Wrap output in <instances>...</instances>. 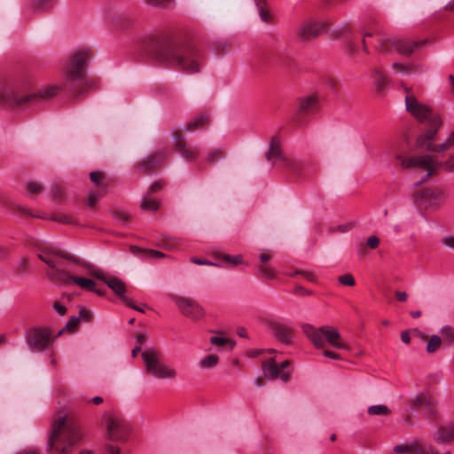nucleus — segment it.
<instances>
[{
  "instance_id": "1",
  "label": "nucleus",
  "mask_w": 454,
  "mask_h": 454,
  "mask_svg": "<svg viewBox=\"0 0 454 454\" xmlns=\"http://www.w3.org/2000/svg\"><path fill=\"white\" fill-rule=\"evenodd\" d=\"M59 91V87L54 84L34 89L33 79L25 76L0 84V103L7 106H24L38 99H49Z\"/></svg>"
},
{
  "instance_id": "2",
  "label": "nucleus",
  "mask_w": 454,
  "mask_h": 454,
  "mask_svg": "<svg viewBox=\"0 0 454 454\" xmlns=\"http://www.w3.org/2000/svg\"><path fill=\"white\" fill-rule=\"evenodd\" d=\"M39 258L51 269L47 275L52 281H56L66 286L75 284L84 290L101 294L99 290L95 288V282L93 280L73 276L68 273L69 270H73L68 267L62 259H67L74 262H75V260L73 257L67 256L59 249L52 247L46 248L43 254H39Z\"/></svg>"
},
{
  "instance_id": "3",
  "label": "nucleus",
  "mask_w": 454,
  "mask_h": 454,
  "mask_svg": "<svg viewBox=\"0 0 454 454\" xmlns=\"http://www.w3.org/2000/svg\"><path fill=\"white\" fill-rule=\"evenodd\" d=\"M160 62L177 67L187 74L199 73L202 58L198 50L190 45L168 42L160 46L158 52Z\"/></svg>"
},
{
  "instance_id": "4",
  "label": "nucleus",
  "mask_w": 454,
  "mask_h": 454,
  "mask_svg": "<svg viewBox=\"0 0 454 454\" xmlns=\"http://www.w3.org/2000/svg\"><path fill=\"white\" fill-rule=\"evenodd\" d=\"M82 439L80 427L67 420L66 415L59 416L52 424V430L46 443L51 454H71Z\"/></svg>"
},
{
  "instance_id": "5",
  "label": "nucleus",
  "mask_w": 454,
  "mask_h": 454,
  "mask_svg": "<svg viewBox=\"0 0 454 454\" xmlns=\"http://www.w3.org/2000/svg\"><path fill=\"white\" fill-rule=\"evenodd\" d=\"M89 53L86 48L73 51L64 67V86L78 95H83L95 87V83L88 80L85 74Z\"/></svg>"
},
{
  "instance_id": "6",
  "label": "nucleus",
  "mask_w": 454,
  "mask_h": 454,
  "mask_svg": "<svg viewBox=\"0 0 454 454\" xmlns=\"http://www.w3.org/2000/svg\"><path fill=\"white\" fill-rule=\"evenodd\" d=\"M302 329L305 335L317 348H324L329 346L333 348L350 350L349 346L343 341L339 330L333 326L325 325L316 328L310 325H305Z\"/></svg>"
},
{
  "instance_id": "7",
  "label": "nucleus",
  "mask_w": 454,
  "mask_h": 454,
  "mask_svg": "<svg viewBox=\"0 0 454 454\" xmlns=\"http://www.w3.org/2000/svg\"><path fill=\"white\" fill-rule=\"evenodd\" d=\"M403 168H415L426 171L424 179L434 175L439 168H444L446 170L454 172V153L445 162H440L432 155H419L404 158L401 154L395 155Z\"/></svg>"
},
{
  "instance_id": "8",
  "label": "nucleus",
  "mask_w": 454,
  "mask_h": 454,
  "mask_svg": "<svg viewBox=\"0 0 454 454\" xmlns=\"http://www.w3.org/2000/svg\"><path fill=\"white\" fill-rule=\"evenodd\" d=\"M100 425L106 440L116 442H125L129 434L126 419L115 410H107L101 414Z\"/></svg>"
},
{
  "instance_id": "9",
  "label": "nucleus",
  "mask_w": 454,
  "mask_h": 454,
  "mask_svg": "<svg viewBox=\"0 0 454 454\" xmlns=\"http://www.w3.org/2000/svg\"><path fill=\"white\" fill-rule=\"evenodd\" d=\"M142 358L146 372L157 380H172L176 378L177 371L160 359V353L153 348H147L142 352Z\"/></svg>"
},
{
  "instance_id": "10",
  "label": "nucleus",
  "mask_w": 454,
  "mask_h": 454,
  "mask_svg": "<svg viewBox=\"0 0 454 454\" xmlns=\"http://www.w3.org/2000/svg\"><path fill=\"white\" fill-rule=\"evenodd\" d=\"M266 157L268 161L273 165L279 164L290 169L295 175L301 174L306 167L304 159L300 157H286L284 155L281 150L280 141L277 137L271 138Z\"/></svg>"
},
{
  "instance_id": "11",
  "label": "nucleus",
  "mask_w": 454,
  "mask_h": 454,
  "mask_svg": "<svg viewBox=\"0 0 454 454\" xmlns=\"http://www.w3.org/2000/svg\"><path fill=\"white\" fill-rule=\"evenodd\" d=\"M364 37H372L373 35H378L380 36V43L376 46L377 51L380 53L388 52V45H390L395 51H396L399 54L403 56L411 55L416 49L419 48V45L425 44L426 41H422L421 43L414 42L407 39L401 40H388L384 37L379 29L375 27H373V32H363Z\"/></svg>"
},
{
  "instance_id": "12",
  "label": "nucleus",
  "mask_w": 454,
  "mask_h": 454,
  "mask_svg": "<svg viewBox=\"0 0 454 454\" xmlns=\"http://www.w3.org/2000/svg\"><path fill=\"white\" fill-rule=\"evenodd\" d=\"M402 88L405 92V110L417 121L423 122L432 117L429 106L419 100L418 95L414 90L407 85L402 84Z\"/></svg>"
},
{
  "instance_id": "13",
  "label": "nucleus",
  "mask_w": 454,
  "mask_h": 454,
  "mask_svg": "<svg viewBox=\"0 0 454 454\" xmlns=\"http://www.w3.org/2000/svg\"><path fill=\"white\" fill-rule=\"evenodd\" d=\"M330 25L327 19L311 18L302 20L296 28V37L301 42H308L318 37Z\"/></svg>"
},
{
  "instance_id": "14",
  "label": "nucleus",
  "mask_w": 454,
  "mask_h": 454,
  "mask_svg": "<svg viewBox=\"0 0 454 454\" xmlns=\"http://www.w3.org/2000/svg\"><path fill=\"white\" fill-rule=\"evenodd\" d=\"M446 197L442 188H425L414 197V204L417 207L433 211L438 208Z\"/></svg>"
},
{
  "instance_id": "15",
  "label": "nucleus",
  "mask_w": 454,
  "mask_h": 454,
  "mask_svg": "<svg viewBox=\"0 0 454 454\" xmlns=\"http://www.w3.org/2000/svg\"><path fill=\"white\" fill-rule=\"evenodd\" d=\"M426 130L418 137L417 146L422 150L439 153L438 145H434L436 134L442 126V119L439 115H433L427 119Z\"/></svg>"
},
{
  "instance_id": "16",
  "label": "nucleus",
  "mask_w": 454,
  "mask_h": 454,
  "mask_svg": "<svg viewBox=\"0 0 454 454\" xmlns=\"http://www.w3.org/2000/svg\"><path fill=\"white\" fill-rule=\"evenodd\" d=\"M25 337L31 351L43 352L51 342V333L47 327H33L27 331Z\"/></svg>"
},
{
  "instance_id": "17",
  "label": "nucleus",
  "mask_w": 454,
  "mask_h": 454,
  "mask_svg": "<svg viewBox=\"0 0 454 454\" xmlns=\"http://www.w3.org/2000/svg\"><path fill=\"white\" fill-rule=\"evenodd\" d=\"M171 299L184 316L193 320L200 319L204 316L203 309L196 301L178 295H173Z\"/></svg>"
},
{
  "instance_id": "18",
  "label": "nucleus",
  "mask_w": 454,
  "mask_h": 454,
  "mask_svg": "<svg viewBox=\"0 0 454 454\" xmlns=\"http://www.w3.org/2000/svg\"><path fill=\"white\" fill-rule=\"evenodd\" d=\"M288 366L289 362L287 360L278 364L274 358H270L267 362L262 363L264 376L269 380L280 379L286 381L290 375Z\"/></svg>"
},
{
  "instance_id": "19",
  "label": "nucleus",
  "mask_w": 454,
  "mask_h": 454,
  "mask_svg": "<svg viewBox=\"0 0 454 454\" xmlns=\"http://www.w3.org/2000/svg\"><path fill=\"white\" fill-rule=\"evenodd\" d=\"M82 266L84 267L91 275L105 282L108 287L121 298L125 295L126 286L123 281L114 278H108L101 272L100 270H98L88 263H82Z\"/></svg>"
},
{
  "instance_id": "20",
  "label": "nucleus",
  "mask_w": 454,
  "mask_h": 454,
  "mask_svg": "<svg viewBox=\"0 0 454 454\" xmlns=\"http://www.w3.org/2000/svg\"><path fill=\"white\" fill-rule=\"evenodd\" d=\"M184 137L181 135L179 130H173L172 132V139L176 142V147L178 153L182 155L183 158L186 160H192L195 157L198 151L191 148H186V145L183 139Z\"/></svg>"
},
{
  "instance_id": "21",
  "label": "nucleus",
  "mask_w": 454,
  "mask_h": 454,
  "mask_svg": "<svg viewBox=\"0 0 454 454\" xmlns=\"http://www.w3.org/2000/svg\"><path fill=\"white\" fill-rule=\"evenodd\" d=\"M393 74L409 77L417 74L416 65L413 63L393 62L391 65Z\"/></svg>"
},
{
  "instance_id": "22",
  "label": "nucleus",
  "mask_w": 454,
  "mask_h": 454,
  "mask_svg": "<svg viewBox=\"0 0 454 454\" xmlns=\"http://www.w3.org/2000/svg\"><path fill=\"white\" fill-rule=\"evenodd\" d=\"M454 439V426L447 425L439 427L434 433V440L438 444H443L451 442Z\"/></svg>"
},
{
  "instance_id": "23",
  "label": "nucleus",
  "mask_w": 454,
  "mask_h": 454,
  "mask_svg": "<svg viewBox=\"0 0 454 454\" xmlns=\"http://www.w3.org/2000/svg\"><path fill=\"white\" fill-rule=\"evenodd\" d=\"M427 397L423 394L416 395L411 399V403L415 408L424 409V414L428 420L434 419V414L435 412L434 408L427 405Z\"/></svg>"
},
{
  "instance_id": "24",
  "label": "nucleus",
  "mask_w": 454,
  "mask_h": 454,
  "mask_svg": "<svg viewBox=\"0 0 454 454\" xmlns=\"http://www.w3.org/2000/svg\"><path fill=\"white\" fill-rule=\"evenodd\" d=\"M318 102L315 96H308L300 99L298 110L300 113H309L317 107Z\"/></svg>"
},
{
  "instance_id": "25",
  "label": "nucleus",
  "mask_w": 454,
  "mask_h": 454,
  "mask_svg": "<svg viewBox=\"0 0 454 454\" xmlns=\"http://www.w3.org/2000/svg\"><path fill=\"white\" fill-rule=\"evenodd\" d=\"M272 332L274 335L283 343H288L292 338L291 330L280 324H274L272 325Z\"/></svg>"
},
{
  "instance_id": "26",
  "label": "nucleus",
  "mask_w": 454,
  "mask_h": 454,
  "mask_svg": "<svg viewBox=\"0 0 454 454\" xmlns=\"http://www.w3.org/2000/svg\"><path fill=\"white\" fill-rule=\"evenodd\" d=\"M372 78L374 80V86L377 90L381 91L387 84V77L384 73L378 67H374L372 71Z\"/></svg>"
},
{
  "instance_id": "27",
  "label": "nucleus",
  "mask_w": 454,
  "mask_h": 454,
  "mask_svg": "<svg viewBox=\"0 0 454 454\" xmlns=\"http://www.w3.org/2000/svg\"><path fill=\"white\" fill-rule=\"evenodd\" d=\"M160 203L154 198L150 195H145L141 200V208L145 211H155L159 208Z\"/></svg>"
},
{
  "instance_id": "28",
  "label": "nucleus",
  "mask_w": 454,
  "mask_h": 454,
  "mask_svg": "<svg viewBox=\"0 0 454 454\" xmlns=\"http://www.w3.org/2000/svg\"><path fill=\"white\" fill-rule=\"evenodd\" d=\"M219 358L215 355H208L202 357L199 362V367L202 370L215 368L218 364Z\"/></svg>"
},
{
  "instance_id": "29",
  "label": "nucleus",
  "mask_w": 454,
  "mask_h": 454,
  "mask_svg": "<svg viewBox=\"0 0 454 454\" xmlns=\"http://www.w3.org/2000/svg\"><path fill=\"white\" fill-rule=\"evenodd\" d=\"M417 442L408 444H397L394 447V451L398 454H415Z\"/></svg>"
},
{
  "instance_id": "30",
  "label": "nucleus",
  "mask_w": 454,
  "mask_h": 454,
  "mask_svg": "<svg viewBox=\"0 0 454 454\" xmlns=\"http://www.w3.org/2000/svg\"><path fill=\"white\" fill-rule=\"evenodd\" d=\"M208 115L205 113L198 114L194 119H192L185 129L187 130H192L194 129L200 128L203 125V123L207 121Z\"/></svg>"
},
{
  "instance_id": "31",
  "label": "nucleus",
  "mask_w": 454,
  "mask_h": 454,
  "mask_svg": "<svg viewBox=\"0 0 454 454\" xmlns=\"http://www.w3.org/2000/svg\"><path fill=\"white\" fill-rule=\"evenodd\" d=\"M442 340L438 335H432L430 337L429 341L427 344V353H434L441 346Z\"/></svg>"
},
{
  "instance_id": "32",
  "label": "nucleus",
  "mask_w": 454,
  "mask_h": 454,
  "mask_svg": "<svg viewBox=\"0 0 454 454\" xmlns=\"http://www.w3.org/2000/svg\"><path fill=\"white\" fill-rule=\"evenodd\" d=\"M390 412L389 409L383 404H376L368 408L370 415H387Z\"/></svg>"
},
{
  "instance_id": "33",
  "label": "nucleus",
  "mask_w": 454,
  "mask_h": 454,
  "mask_svg": "<svg viewBox=\"0 0 454 454\" xmlns=\"http://www.w3.org/2000/svg\"><path fill=\"white\" fill-rule=\"evenodd\" d=\"M454 146V130L448 138L441 144H438L439 154H443L445 151Z\"/></svg>"
},
{
  "instance_id": "34",
  "label": "nucleus",
  "mask_w": 454,
  "mask_h": 454,
  "mask_svg": "<svg viewBox=\"0 0 454 454\" xmlns=\"http://www.w3.org/2000/svg\"><path fill=\"white\" fill-rule=\"evenodd\" d=\"M52 1L53 0H35L32 8L35 12H43L49 7Z\"/></svg>"
},
{
  "instance_id": "35",
  "label": "nucleus",
  "mask_w": 454,
  "mask_h": 454,
  "mask_svg": "<svg viewBox=\"0 0 454 454\" xmlns=\"http://www.w3.org/2000/svg\"><path fill=\"white\" fill-rule=\"evenodd\" d=\"M90 178L91 182L97 187H101V188L105 187L104 184H103V175H102L101 172H99V171H92V172H90Z\"/></svg>"
},
{
  "instance_id": "36",
  "label": "nucleus",
  "mask_w": 454,
  "mask_h": 454,
  "mask_svg": "<svg viewBox=\"0 0 454 454\" xmlns=\"http://www.w3.org/2000/svg\"><path fill=\"white\" fill-rule=\"evenodd\" d=\"M26 186H27V192L31 195L38 194L43 190L42 185L40 184L36 183V182H34V181H30V182L27 183Z\"/></svg>"
},
{
  "instance_id": "37",
  "label": "nucleus",
  "mask_w": 454,
  "mask_h": 454,
  "mask_svg": "<svg viewBox=\"0 0 454 454\" xmlns=\"http://www.w3.org/2000/svg\"><path fill=\"white\" fill-rule=\"evenodd\" d=\"M159 164V161L156 160L153 157L149 156L145 158L141 162V168L145 170L154 168Z\"/></svg>"
},
{
  "instance_id": "38",
  "label": "nucleus",
  "mask_w": 454,
  "mask_h": 454,
  "mask_svg": "<svg viewBox=\"0 0 454 454\" xmlns=\"http://www.w3.org/2000/svg\"><path fill=\"white\" fill-rule=\"evenodd\" d=\"M210 343L214 346H224L229 343V340L223 334L212 336L210 338Z\"/></svg>"
},
{
  "instance_id": "39",
  "label": "nucleus",
  "mask_w": 454,
  "mask_h": 454,
  "mask_svg": "<svg viewBox=\"0 0 454 454\" xmlns=\"http://www.w3.org/2000/svg\"><path fill=\"white\" fill-rule=\"evenodd\" d=\"M102 196L101 193L96 192H90L86 200V205L88 207H93L96 205L99 198Z\"/></svg>"
},
{
  "instance_id": "40",
  "label": "nucleus",
  "mask_w": 454,
  "mask_h": 454,
  "mask_svg": "<svg viewBox=\"0 0 454 454\" xmlns=\"http://www.w3.org/2000/svg\"><path fill=\"white\" fill-rule=\"evenodd\" d=\"M339 282L341 285L353 286L355 285V279L350 274H345L339 278Z\"/></svg>"
},
{
  "instance_id": "41",
  "label": "nucleus",
  "mask_w": 454,
  "mask_h": 454,
  "mask_svg": "<svg viewBox=\"0 0 454 454\" xmlns=\"http://www.w3.org/2000/svg\"><path fill=\"white\" fill-rule=\"evenodd\" d=\"M241 260H242V256L240 254L233 255V256L229 255V254L223 255V261L228 263H231L232 265H237V264L241 263Z\"/></svg>"
},
{
  "instance_id": "42",
  "label": "nucleus",
  "mask_w": 454,
  "mask_h": 454,
  "mask_svg": "<svg viewBox=\"0 0 454 454\" xmlns=\"http://www.w3.org/2000/svg\"><path fill=\"white\" fill-rule=\"evenodd\" d=\"M441 243H442V245H443L444 247H446L448 248L454 249V235L450 234V235L444 236L442 239Z\"/></svg>"
},
{
  "instance_id": "43",
  "label": "nucleus",
  "mask_w": 454,
  "mask_h": 454,
  "mask_svg": "<svg viewBox=\"0 0 454 454\" xmlns=\"http://www.w3.org/2000/svg\"><path fill=\"white\" fill-rule=\"evenodd\" d=\"M148 4L155 6H169L173 0H145Z\"/></svg>"
},
{
  "instance_id": "44",
  "label": "nucleus",
  "mask_w": 454,
  "mask_h": 454,
  "mask_svg": "<svg viewBox=\"0 0 454 454\" xmlns=\"http://www.w3.org/2000/svg\"><path fill=\"white\" fill-rule=\"evenodd\" d=\"M80 321H81V317L73 316L67 321L65 328L72 330V329H74L78 325V323Z\"/></svg>"
},
{
  "instance_id": "45",
  "label": "nucleus",
  "mask_w": 454,
  "mask_h": 454,
  "mask_svg": "<svg viewBox=\"0 0 454 454\" xmlns=\"http://www.w3.org/2000/svg\"><path fill=\"white\" fill-rule=\"evenodd\" d=\"M263 2H264V0L260 1V4L257 6L259 8V14H260L262 20L266 22L270 19V13L268 11H266L262 8Z\"/></svg>"
},
{
  "instance_id": "46",
  "label": "nucleus",
  "mask_w": 454,
  "mask_h": 454,
  "mask_svg": "<svg viewBox=\"0 0 454 454\" xmlns=\"http://www.w3.org/2000/svg\"><path fill=\"white\" fill-rule=\"evenodd\" d=\"M367 245L372 248V249H374L376 248L379 244H380V239L377 236L375 235H372L370 237H368L367 239Z\"/></svg>"
},
{
  "instance_id": "47",
  "label": "nucleus",
  "mask_w": 454,
  "mask_h": 454,
  "mask_svg": "<svg viewBox=\"0 0 454 454\" xmlns=\"http://www.w3.org/2000/svg\"><path fill=\"white\" fill-rule=\"evenodd\" d=\"M105 448L106 454H121L119 447L112 443H106Z\"/></svg>"
},
{
  "instance_id": "48",
  "label": "nucleus",
  "mask_w": 454,
  "mask_h": 454,
  "mask_svg": "<svg viewBox=\"0 0 454 454\" xmlns=\"http://www.w3.org/2000/svg\"><path fill=\"white\" fill-rule=\"evenodd\" d=\"M53 309L60 316H63L67 311L66 307L59 301L54 302Z\"/></svg>"
},
{
  "instance_id": "49",
  "label": "nucleus",
  "mask_w": 454,
  "mask_h": 454,
  "mask_svg": "<svg viewBox=\"0 0 454 454\" xmlns=\"http://www.w3.org/2000/svg\"><path fill=\"white\" fill-rule=\"evenodd\" d=\"M192 262L198 265H214V266H217V267L220 266V264H218V263H215V262H209L207 260H201V259H198V258H192Z\"/></svg>"
},
{
  "instance_id": "50",
  "label": "nucleus",
  "mask_w": 454,
  "mask_h": 454,
  "mask_svg": "<svg viewBox=\"0 0 454 454\" xmlns=\"http://www.w3.org/2000/svg\"><path fill=\"white\" fill-rule=\"evenodd\" d=\"M440 332L450 339L453 337V329L450 325L442 326Z\"/></svg>"
},
{
  "instance_id": "51",
  "label": "nucleus",
  "mask_w": 454,
  "mask_h": 454,
  "mask_svg": "<svg viewBox=\"0 0 454 454\" xmlns=\"http://www.w3.org/2000/svg\"><path fill=\"white\" fill-rule=\"evenodd\" d=\"M323 356H325V357L335 359V360L340 359V356L338 353H335V352H333V351H330V350H325L323 352Z\"/></svg>"
},
{
  "instance_id": "52",
  "label": "nucleus",
  "mask_w": 454,
  "mask_h": 454,
  "mask_svg": "<svg viewBox=\"0 0 454 454\" xmlns=\"http://www.w3.org/2000/svg\"><path fill=\"white\" fill-rule=\"evenodd\" d=\"M220 150H215L211 153H208L207 156V161L214 162L217 159L216 156L220 155Z\"/></svg>"
},
{
  "instance_id": "53",
  "label": "nucleus",
  "mask_w": 454,
  "mask_h": 454,
  "mask_svg": "<svg viewBox=\"0 0 454 454\" xmlns=\"http://www.w3.org/2000/svg\"><path fill=\"white\" fill-rule=\"evenodd\" d=\"M301 274L303 276L305 279L310 282L316 281V277L312 272L309 271H301Z\"/></svg>"
},
{
  "instance_id": "54",
  "label": "nucleus",
  "mask_w": 454,
  "mask_h": 454,
  "mask_svg": "<svg viewBox=\"0 0 454 454\" xmlns=\"http://www.w3.org/2000/svg\"><path fill=\"white\" fill-rule=\"evenodd\" d=\"M401 340H403V342H404L405 344H409L410 341H411V336H410V333L408 331H404L401 333Z\"/></svg>"
},
{
  "instance_id": "55",
  "label": "nucleus",
  "mask_w": 454,
  "mask_h": 454,
  "mask_svg": "<svg viewBox=\"0 0 454 454\" xmlns=\"http://www.w3.org/2000/svg\"><path fill=\"white\" fill-rule=\"evenodd\" d=\"M428 453H430L429 449L427 450V449L423 448L419 443H417L415 454H428Z\"/></svg>"
},
{
  "instance_id": "56",
  "label": "nucleus",
  "mask_w": 454,
  "mask_h": 454,
  "mask_svg": "<svg viewBox=\"0 0 454 454\" xmlns=\"http://www.w3.org/2000/svg\"><path fill=\"white\" fill-rule=\"evenodd\" d=\"M121 300H122V301H124V302H125L129 307H130V308H132V309H137V305L134 303V301H133L131 299L128 298L126 295H123V296L121 297Z\"/></svg>"
},
{
  "instance_id": "57",
  "label": "nucleus",
  "mask_w": 454,
  "mask_h": 454,
  "mask_svg": "<svg viewBox=\"0 0 454 454\" xmlns=\"http://www.w3.org/2000/svg\"><path fill=\"white\" fill-rule=\"evenodd\" d=\"M395 295L397 300L400 301H405L407 299V294L405 292L397 291Z\"/></svg>"
},
{
  "instance_id": "58",
  "label": "nucleus",
  "mask_w": 454,
  "mask_h": 454,
  "mask_svg": "<svg viewBox=\"0 0 454 454\" xmlns=\"http://www.w3.org/2000/svg\"><path fill=\"white\" fill-rule=\"evenodd\" d=\"M77 317H81V319H89L90 315L86 309H81Z\"/></svg>"
},
{
  "instance_id": "59",
  "label": "nucleus",
  "mask_w": 454,
  "mask_h": 454,
  "mask_svg": "<svg viewBox=\"0 0 454 454\" xmlns=\"http://www.w3.org/2000/svg\"><path fill=\"white\" fill-rule=\"evenodd\" d=\"M273 351H274L273 349H257L251 353V356H256L264 352L271 353Z\"/></svg>"
},
{
  "instance_id": "60",
  "label": "nucleus",
  "mask_w": 454,
  "mask_h": 454,
  "mask_svg": "<svg viewBox=\"0 0 454 454\" xmlns=\"http://www.w3.org/2000/svg\"><path fill=\"white\" fill-rule=\"evenodd\" d=\"M150 254L155 258H161L164 256V254L158 250H151Z\"/></svg>"
},
{
  "instance_id": "61",
  "label": "nucleus",
  "mask_w": 454,
  "mask_h": 454,
  "mask_svg": "<svg viewBox=\"0 0 454 454\" xmlns=\"http://www.w3.org/2000/svg\"><path fill=\"white\" fill-rule=\"evenodd\" d=\"M91 401L96 404H99L103 402V398L100 396H95L91 399Z\"/></svg>"
},
{
  "instance_id": "62",
  "label": "nucleus",
  "mask_w": 454,
  "mask_h": 454,
  "mask_svg": "<svg viewBox=\"0 0 454 454\" xmlns=\"http://www.w3.org/2000/svg\"><path fill=\"white\" fill-rule=\"evenodd\" d=\"M160 183H158V182H155L154 184H153L151 185V190H152V191H158V190H160Z\"/></svg>"
},
{
  "instance_id": "63",
  "label": "nucleus",
  "mask_w": 454,
  "mask_h": 454,
  "mask_svg": "<svg viewBox=\"0 0 454 454\" xmlns=\"http://www.w3.org/2000/svg\"><path fill=\"white\" fill-rule=\"evenodd\" d=\"M450 86H451V93L454 96V76L453 75L450 76Z\"/></svg>"
},
{
  "instance_id": "64",
  "label": "nucleus",
  "mask_w": 454,
  "mask_h": 454,
  "mask_svg": "<svg viewBox=\"0 0 454 454\" xmlns=\"http://www.w3.org/2000/svg\"><path fill=\"white\" fill-rule=\"evenodd\" d=\"M78 454H93V451L84 449V450H82Z\"/></svg>"
}]
</instances>
